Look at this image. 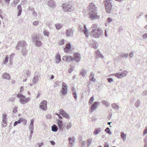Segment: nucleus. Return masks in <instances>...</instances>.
I'll list each match as a JSON object with an SVG mask.
<instances>
[{
  "label": "nucleus",
  "instance_id": "f257e3e1",
  "mask_svg": "<svg viewBox=\"0 0 147 147\" xmlns=\"http://www.w3.org/2000/svg\"><path fill=\"white\" fill-rule=\"evenodd\" d=\"M89 16L91 18H95L97 16L96 8L95 5L93 3H91L89 4Z\"/></svg>",
  "mask_w": 147,
  "mask_h": 147
},
{
  "label": "nucleus",
  "instance_id": "0eeeda50",
  "mask_svg": "<svg viewBox=\"0 0 147 147\" xmlns=\"http://www.w3.org/2000/svg\"><path fill=\"white\" fill-rule=\"evenodd\" d=\"M26 46L27 44L25 41H20L18 43L16 48L17 50H19L20 48H22V49L24 47H26Z\"/></svg>",
  "mask_w": 147,
  "mask_h": 147
},
{
  "label": "nucleus",
  "instance_id": "20e7f679",
  "mask_svg": "<svg viewBox=\"0 0 147 147\" xmlns=\"http://www.w3.org/2000/svg\"><path fill=\"white\" fill-rule=\"evenodd\" d=\"M32 37L33 42L35 43V45L36 46L40 47L42 45V43L40 40L39 36H34Z\"/></svg>",
  "mask_w": 147,
  "mask_h": 147
},
{
  "label": "nucleus",
  "instance_id": "7c9ffc66",
  "mask_svg": "<svg viewBox=\"0 0 147 147\" xmlns=\"http://www.w3.org/2000/svg\"><path fill=\"white\" fill-rule=\"evenodd\" d=\"M31 74V72L30 71L27 70L24 72V76L25 77H26L28 76H30Z\"/></svg>",
  "mask_w": 147,
  "mask_h": 147
},
{
  "label": "nucleus",
  "instance_id": "bf43d9fd",
  "mask_svg": "<svg viewBox=\"0 0 147 147\" xmlns=\"http://www.w3.org/2000/svg\"><path fill=\"white\" fill-rule=\"evenodd\" d=\"M39 23V22L38 21H34L33 23V25H34V26H36Z\"/></svg>",
  "mask_w": 147,
  "mask_h": 147
},
{
  "label": "nucleus",
  "instance_id": "423d86ee",
  "mask_svg": "<svg viewBox=\"0 0 147 147\" xmlns=\"http://www.w3.org/2000/svg\"><path fill=\"white\" fill-rule=\"evenodd\" d=\"M14 96H16V98H19V101H26V98H25V96L22 94H17L16 95H13V100H11V101L15 100H16V99H17L16 98L14 97Z\"/></svg>",
  "mask_w": 147,
  "mask_h": 147
},
{
  "label": "nucleus",
  "instance_id": "e433bc0d",
  "mask_svg": "<svg viewBox=\"0 0 147 147\" xmlns=\"http://www.w3.org/2000/svg\"><path fill=\"white\" fill-rule=\"evenodd\" d=\"M120 56L122 58H124L125 57L127 58L128 57V55L127 53H121L120 55Z\"/></svg>",
  "mask_w": 147,
  "mask_h": 147
},
{
  "label": "nucleus",
  "instance_id": "a878e982",
  "mask_svg": "<svg viewBox=\"0 0 147 147\" xmlns=\"http://www.w3.org/2000/svg\"><path fill=\"white\" fill-rule=\"evenodd\" d=\"M57 122L59 129H62L63 126L62 121L59 119H58L57 120Z\"/></svg>",
  "mask_w": 147,
  "mask_h": 147
},
{
  "label": "nucleus",
  "instance_id": "c85d7f7f",
  "mask_svg": "<svg viewBox=\"0 0 147 147\" xmlns=\"http://www.w3.org/2000/svg\"><path fill=\"white\" fill-rule=\"evenodd\" d=\"M73 61H74V59L72 57L67 56V59L66 60V61L70 62Z\"/></svg>",
  "mask_w": 147,
  "mask_h": 147
},
{
  "label": "nucleus",
  "instance_id": "2f4dec72",
  "mask_svg": "<svg viewBox=\"0 0 147 147\" xmlns=\"http://www.w3.org/2000/svg\"><path fill=\"white\" fill-rule=\"evenodd\" d=\"M121 136L123 141H125L126 138V135L124 132H122L121 133Z\"/></svg>",
  "mask_w": 147,
  "mask_h": 147
},
{
  "label": "nucleus",
  "instance_id": "9d476101",
  "mask_svg": "<svg viewBox=\"0 0 147 147\" xmlns=\"http://www.w3.org/2000/svg\"><path fill=\"white\" fill-rule=\"evenodd\" d=\"M99 105V103L98 102H95L91 106L90 111L91 112H93L95 110L98 106Z\"/></svg>",
  "mask_w": 147,
  "mask_h": 147
},
{
  "label": "nucleus",
  "instance_id": "4be33fe9",
  "mask_svg": "<svg viewBox=\"0 0 147 147\" xmlns=\"http://www.w3.org/2000/svg\"><path fill=\"white\" fill-rule=\"evenodd\" d=\"M24 119L23 117H21L18 120L15 122L13 124V126H15L18 124H20L24 120Z\"/></svg>",
  "mask_w": 147,
  "mask_h": 147
},
{
  "label": "nucleus",
  "instance_id": "37998d69",
  "mask_svg": "<svg viewBox=\"0 0 147 147\" xmlns=\"http://www.w3.org/2000/svg\"><path fill=\"white\" fill-rule=\"evenodd\" d=\"M6 117H7V115L6 114H3V119L2 121H6Z\"/></svg>",
  "mask_w": 147,
  "mask_h": 147
},
{
  "label": "nucleus",
  "instance_id": "5701e85b",
  "mask_svg": "<svg viewBox=\"0 0 147 147\" xmlns=\"http://www.w3.org/2000/svg\"><path fill=\"white\" fill-rule=\"evenodd\" d=\"M75 88L74 87L72 88L71 90L73 91V95L75 100H77V96L76 91L75 90Z\"/></svg>",
  "mask_w": 147,
  "mask_h": 147
},
{
  "label": "nucleus",
  "instance_id": "473e14b6",
  "mask_svg": "<svg viewBox=\"0 0 147 147\" xmlns=\"http://www.w3.org/2000/svg\"><path fill=\"white\" fill-rule=\"evenodd\" d=\"M20 0H13V2L11 5L13 7H16L18 3L19 2Z\"/></svg>",
  "mask_w": 147,
  "mask_h": 147
},
{
  "label": "nucleus",
  "instance_id": "09e8293b",
  "mask_svg": "<svg viewBox=\"0 0 147 147\" xmlns=\"http://www.w3.org/2000/svg\"><path fill=\"white\" fill-rule=\"evenodd\" d=\"M147 134V127H145L144 129V130L143 135V136H144L146 134Z\"/></svg>",
  "mask_w": 147,
  "mask_h": 147
},
{
  "label": "nucleus",
  "instance_id": "39448f33",
  "mask_svg": "<svg viewBox=\"0 0 147 147\" xmlns=\"http://www.w3.org/2000/svg\"><path fill=\"white\" fill-rule=\"evenodd\" d=\"M62 7L64 10L66 12H70L74 9L71 5L68 3H66L63 4Z\"/></svg>",
  "mask_w": 147,
  "mask_h": 147
},
{
  "label": "nucleus",
  "instance_id": "c9c22d12",
  "mask_svg": "<svg viewBox=\"0 0 147 147\" xmlns=\"http://www.w3.org/2000/svg\"><path fill=\"white\" fill-rule=\"evenodd\" d=\"M112 107L115 109L117 110L119 108V106L115 103L112 104Z\"/></svg>",
  "mask_w": 147,
  "mask_h": 147
},
{
  "label": "nucleus",
  "instance_id": "603ef678",
  "mask_svg": "<svg viewBox=\"0 0 147 147\" xmlns=\"http://www.w3.org/2000/svg\"><path fill=\"white\" fill-rule=\"evenodd\" d=\"M6 121H3V123L2 124V126L3 127H5L6 125Z\"/></svg>",
  "mask_w": 147,
  "mask_h": 147
},
{
  "label": "nucleus",
  "instance_id": "774afa93",
  "mask_svg": "<svg viewBox=\"0 0 147 147\" xmlns=\"http://www.w3.org/2000/svg\"><path fill=\"white\" fill-rule=\"evenodd\" d=\"M97 24H94L93 26V27H92V28H93V29H95V28H97Z\"/></svg>",
  "mask_w": 147,
  "mask_h": 147
},
{
  "label": "nucleus",
  "instance_id": "f3484780",
  "mask_svg": "<svg viewBox=\"0 0 147 147\" xmlns=\"http://www.w3.org/2000/svg\"><path fill=\"white\" fill-rule=\"evenodd\" d=\"M2 77L4 79H6L8 80H10L11 79L10 75L7 73H3L2 75Z\"/></svg>",
  "mask_w": 147,
  "mask_h": 147
},
{
  "label": "nucleus",
  "instance_id": "5fc2aeb1",
  "mask_svg": "<svg viewBox=\"0 0 147 147\" xmlns=\"http://www.w3.org/2000/svg\"><path fill=\"white\" fill-rule=\"evenodd\" d=\"M18 107H15L13 109V113H16L17 111Z\"/></svg>",
  "mask_w": 147,
  "mask_h": 147
},
{
  "label": "nucleus",
  "instance_id": "cd10ccee",
  "mask_svg": "<svg viewBox=\"0 0 147 147\" xmlns=\"http://www.w3.org/2000/svg\"><path fill=\"white\" fill-rule=\"evenodd\" d=\"M58 129V128L57 126L55 124L51 127V130L53 132H56Z\"/></svg>",
  "mask_w": 147,
  "mask_h": 147
},
{
  "label": "nucleus",
  "instance_id": "052dcab7",
  "mask_svg": "<svg viewBox=\"0 0 147 147\" xmlns=\"http://www.w3.org/2000/svg\"><path fill=\"white\" fill-rule=\"evenodd\" d=\"M60 82L59 81H57L55 82V86L56 87H57L59 84L60 83Z\"/></svg>",
  "mask_w": 147,
  "mask_h": 147
},
{
  "label": "nucleus",
  "instance_id": "dca6fc26",
  "mask_svg": "<svg viewBox=\"0 0 147 147\" xmlns=\"http://www.w3.org/2000/svg\"><path fill=\"white\" fill-rule=\"evenodd\" d=\"M66 33L68 36L72 37L73 36V31L71 28L67 29L66 31Z\"/></svg>",
  "mask_w": 147,
  "mask_h": 147
},
{
  "label": "nucleus",
  "instance_id": "72a5a7b5",
  "mask_svg": "<svg viewBox=\"0 0 147 147\" xmlns=\"http://www.w3.org/2000/svg\"><path fill=\"white\" fill-rule=\"evenodd\" d=\"M87 73L86 70L83 69L80 72V74L83 77H85Z\"/></svg>",
  "mask_w": 147,
  "mask_h": 147
},
{
  "label": "nucleus",
  "instance_id": "1a4fd4ad",
  "mask_svg": "<svg viewBox=\"0 0 147 147\" xmlns=\"http://www.w3.org/2000/svg\"><path fill=\"white\" fill-rule=\"evenodd\" d=\"M67 85L64 83L62 82V85L61 89V94L62 95H65L67 92Z\"/></svg>",
  "mask_w": 147,
  "mask_h": 147
},
{
  "label": "nucleus",
  "instance_id": "4c0bfd02",
  "mask_svg": "<svg viewBox=\"0 0 147 147\" xmlns=\"http://www.w3.org/2000/svg\"><path fill=\"white\" fill-rule=\"evenodd\" d=\"M63 26V25L61 24H57L55 25V27L57 29H59Z\"/></svg>",
  "mask_w": 147,
  "mask_h": 147
},
{
  "label": "nucleus",
  "instance_id": "79ce46f5",
  "mask_svg": "<svg viewBox=\"0 0 147 147\" xmlns=\"http://www.w3.org/2000/svg\"><path fill=\"white\" fill-rule=\"evenodd\" d=\"M72 125V123L71 122L68 123L66 126L67 129H70Z\"/></svg>",
  "mask_w": 147,
  "mask_h": 147
},
{
  "label": "nucleus",
  "instance_id": "ddd939ff",
  "mask_svg": "<svg viewBox=\"0 0 147 147\" xmlns=\"http://www.w3.org/2000/svg\"><path fill=\"white\" fill-rule=\"evenodd\" d=\"M47 102H41L40 105V108L43 111H45L47 108Z\"/></svg>",
  "mask_w": 147,
  "mask_h": 147
},
{
  "label": "nucleus",
  "instance_id": "3c124183",
  "mask_svg": "<svg viewBox=\"0 0 147 147\" xmlns=\"http://www.w3.org/2000/svg\"><path fill=\"white\" fill-rule=\"evenodd\" d=\"M46 118L47 119H50L52 118V116L50 114H48L46 115Z\"/></svg>",
  "mask_w": 147,
  "mask_h": 147
},
{
  "label": "nucleus",
  "instance_id": "2eb2a0df",
  "mask_svg": "<svg viewBox=\"0 0 147 147\" xmlns=\"http://www.w3.org/2000/svg\"><path fill=\"white\" fill-rule=\"evenodd\" d=\"M48 4L50 7L53 8L56 6L55 2L53 0H49L48 3Z\"/></svg>",
  "mask_w": 147,
  "mask_h": 147
},
{
  "label": "nucleus",
  "instance_id": "680f3d73",
  "mask_svg": "<svg viewBox=\"0 0 147 147\" xmlns=\"http://www.w3.org/2000/svg\"><path fill=\"white\" fill-rule=\"evenodd\" d=\"M123 30V28L122 26H120L119 28V32H121Z\"/></svg>",
  "mask_w": 147,
  "mask_h": 147
},
{
  "label": "nucleus",
  "instance_id": "b1692460",
  "mask_svg": "<svg viewBox=\"0 0 147 147\" xmlns=\"http://www.w3.org/2000/svg\"><path fill=\"white\" fill-rule=\"evenodd\" d=\"M17 9L18 11V16H19L21 15L22 12V7L21 5H19L17 7Z\"/></svg>",
  "mask_w": 147,
  "mask_h": 147
},
{
  "label": "nucleus",
  "instance_id": "6ab92c4d",
  "mask_svg": "<svg viewBox=\"0 0 147 147\" xmlns=\"http://www.w3.org/2000/svg\"><path fill=\"white\" fill-rule=\"evenodd\" d=\"M102 129L100 128H97L94 129L93 133L95 135L98 134L101 132Z\"/></svg>",
  "mask_w": 147,
  "mask_h": 147
},
{
  "label": "nucleus",
  "instance_id": "9b49d317",
  "mask_svg": "<svg viewBox=\"0 0 147 147\" xmlns=\"http://www.w3.org/2000/svg\"><path fill=\"white\" fill-rule=\"evenodd\" d=\"M59 113L62 116L66 118L69 119V115L63 109H61L60 110Z\"/></svg>",
  "mask_w": 147,
  "mask_h": 147
},
{
  "label": "nucleus",
  "instance_id": "bb28decb",
  "mask_svg": "<svg viewBox=\"0 0 147 147\" xmlns=\"http://www.w3.org/2000/svg\"><path fill=\"white\" fill-rule=\"evenodd\" d=\"M27 51L26 49V47H24L21 50V53L23 56H26L27 53Z\"/></svg>",
  "mask_w": 147,
  "mask_h": 147
},
{
  "label": "nucleus",
  "instance_id": "7ed1b4c3",
  "mask_svg": "<svg viewBox=\"0 0 147 147\" xmlns=\"http://www.w3.org/2000/svg\"><path fill=\"white\" fill-rule=\"evenodd\" d=\"M101 32V30L99 28L92 29L91 31V35L94 37L98 38L100 36Z\"/></svg>",
  "mask_w": 147,
  "mask_h": 147
},
{
  "label": "nucleus",
  "instance_id": "69168bd1",
  "mask_svg": "<svg viewBox=\"0 0 147 147\" xmlns=\"http://www.w3.org/2000/svg\"><path fill=\"white\" fill-rule=\"evenodd\" d=\"M86 144V142L85 141H83L81 142V146H82V147L84 146Z\"/></svg>",
  "mask_w": 147,
  "mask_h": 147
},
{
  "label": "nucleus",
  "instance_id": "a19ab883",
  "mask_svg": "<svg viewBox=\"0 0 147 147\" xmlns=\"http://www.w3.org/2000/svg\"><path fill=\"white\" fill-rule=\"evenodd\" d=\"M113 75L117 77V78H121V77L120 76V73H117L116 74H114Z\"/></svg>",
  "mask_w": 147,
  "mask_h": 147
},
{
  "label": "nucleus",
  "instance_id": "c756f323",
  "mask_svg": "<svg viewBox=\"0 0 147 147\" xmlns=\"http://www.w3.org/2000/svg\"><path fill=\"white\" fill-rule=\"evenodd\" d=\"M127 73V72L125 70L123 71L122 72L120 73V76L121 77V78L124 77L126 76Z\"/></svg>",
  "mask_w": 147,
  "mask_h": 147
},
{
  "label": "nucleus",
  "instance_id": "6e6d98bb",
  "mask_svg": "<svg viewBox=\"0 0 147 147\" xmlns=\"http://www.w3.org/2000/svg\"><path fill=\"white\" fill-rule=\"evenodd\" d=\"M107 81L109 83H111L113 81V79L112 78H108Z\"/></svg>",
  "mask_w": 147,
  "mask_h": 147
},
{
  "label": "nucleus",
  "instance_id": "0e129e2a",
  "mask_svg": "<svg viewBox=\"0 0 147 147\" xmlns=\"http://www.w3.org/2000/svg\"><path fill=\"white\" fill-rule=\"evenodd\" d=\"M107 20L109 23H110L112 22V19L111 18L109 17L107 18Z\"/></svg>",
  "mask_w": 147,
  "mask_h": 147
},
{
  "label": "nucleus",
  "instance_id": "a18cd8bd",
  "mask_svg": "<svg viewBox=\"0 0 147 147\" xmlns=\"http://www.w3.org/2000/svg\"><path fill=\"white\" fill-rule=\"evenodd\" d=\"M8 59L9 58L8 56H6L5 59V61L4 62V64H6L7 63L8 60Z\"/></svg>",
  "mask_w": 147,
  "mask_h": 147
},
{
  "label": "nucleus",
  "instance_id": "393cba45",
  "mask_svg": "<svg viewBox=\"0 0 147 147\" xmlns=\"http://www.w3.org/2000/svg\"><path fill=\"white\" fill-rule=\"evenodd\" d=\"M55 59L56 60V63H58L61 61L60 55L59 54H57V55L55 57Z\"/></svg>",
  "mask_w": 147,
  "mask_h": 147
},
{
  "label": "nucleus",
  "instance_id": "ea45409f",
  "mask_svg": "<svg viewBox=\"0 0 147 147\" xmlns=\"http://www.w3.org/2000/svg\"><path fill=\"white\" fill-rule=\"evenodd\" d=\"M65 48L67 49L68 51H69L71 48V44L70 43L67 44Z\"/></svg>",
  "mask_w": 147,
  "mask_h": 147
},
{
  "label": "nucleus",
  "instance_id": "338daca9",
  "mask_svg": "<svg viewBox=\"0 0 147 147\" xmlns=\"http://www.w3.org/2000/svg\"><path fill=\"white\" fill-rule=\"evenodd\" d=\"M74 70V68H71L69 69L68 70V72L70 73H71Z\"/></svg>",
  "mask_w": 147,
  "mask_h": 147
},
{
  "label": "nucleus",
  "instance_id": "412c9836",
  "mask_svg": "<svg viewBox=\"0 0 147 147\" xmlns=\"http://www.w3.org/2000/svg\"><path fill=\"white\" fill-rule=\"evenodd\" d=\"M84 29L83 30V32L84 34H85L86 36V37H88L89 36V32L87 29L86 28V25H84Z\"/></svg>",
  "mask_w": 147,
  "mask_h": 147
},
{
  "label": "nucleus",
  "instance_id": "f03ea898",
  "mask_svg": "<svg viewBox=\"0 0 147 147\" xmlns=\"http://www.w3.org/2000/svg\"><path fill=\"white\" fill-rule=\"evenodd\" d=\"M111 0H106L105 1V10L107 13H110L112 7V4L111 1Z\"/></svg>",
  "mask_w": 147,
  "mask_h": 147
},
{
  "label": "nucleus",
  "instance_id": "8fccbe9b",
  "mask_svg": "<svg viewBox=\"0 0 147 147\" xmlns=\"http://www.w3.org/2000/svg\"><path fill=\"white\" fill-rule=\"evenodd\" d=\"M15 55V54L13 53H12L9 56V60H12L13 58Z\"/></svg>",
  "mask_w": 147,
  "mask_h": 147
},
{
  "label": "nucleus",
  "instance_id": "864d4df0",
  "mask_svg": "<svg viewBox=\"0 0 147 147\" xmlns=\"http://www.w3.org/2000/svg\"><path fill=\"white\" fill-rule=\"evenodd\" d=\"M44 34L45 36H49V32L47 31H44Z\"/></svg>",
  "mask_w": 147,
  "mask_h": 147
},
{
  "label": "nucleus",
  "instance_id": "58836bf2",
  "mask_svg": "<svg viewBox=\"0 0 147 147\" xmlns=\"http://www.w3.org/2000/svg\"><path fill=\"white\" fill-rule=\"evenodd\" d=\"M105 131L109 134L111 135L112 134L111 132L110 131V129L109 127H107L105 129Z\"/></svg>",
  "mask_w": 147,
  "mask_h": 147
},
{
  "label": "nucleus",
  "instance_id": "aec40b11",
  "mask_svg": "<svg viewBox=\"0 0 147 147\" xmlns=\"http://www.w3.org/2000/svg\"><path fill=\"white\" fill-rule=\"evenodd\" d=\"M38 78L39 77L38 75H35L34 76L32 79V82L34 84L36 83L38 80Z\"/></svg>",
  "mask_w": 147,
  "mask_h": 147
},
{
  "label": "nucleus",
  "instance_id": "13d9d810",
  "mask_svg": "<svg viewBox=\"0 0 147 147\" xmlns=\"http://www.w3.org/2000/svg\"><path fill=\"white\" fill-rule=\"evenodd\" d=\"M104 147H109V144L107 142H105Z\"/></svg>",
  "mask_w": 147,
  "mask_h": 147
},
{
  "label": "nucleus",
  "instance_id": "6e6552de",
  "mask_svg": "<svg viewBox=\"0 0 147 147\" xmlns=\"http://www.w3.org/2000/svg\"><path fill=\"white\" fill-rule=\"evenodd\" d=\"M35 120L34 118H32L30 120V123L29 125V129L30 131V137H32V134L33 132V129L34 128V123Z\"/></svg>",
  "mask_w": 147,
  "mask_h": 147
},
{
  "label": "nucleus",
  "instance_id": "4d7b16f0",
  "mask_svg": "<svg viewBox=\"0 0 147 147\" xmlns=\"http://www.w3.org/2000/svg\"><path fill=\"white\" fill-rule=\"evenodd\" d=\"M142 95L143 96H145L147 95V90L144 91L142 93Z\"/></svg>",
  "mask_w": 147,
  "mask_h": 147
},
{
  "label": "nucleus",
  "instance_id": "4468645a",
  "mask_svg": "<svg viewBox=\"0 0 147 147\" xmlns=\"http://www.w3.org/2000/svg\"><path fill=\"white\" fill-rule=\"evenodd\" d=\"M68 139L69 141L68 146L69 147H71L73 146L74 142L75 141V139L74 138H71L69 137Z\"/></svg>",
  "mask_w": 147,
  "mask_h": 147
},
{
  "label": "nucleus",
  "instance_id": "a211bd4d",
  "mask_svg": "<svg viewBox=\"0 0 147 147\" xmlns=\"http://www.w3.org/2000/svg\"><path fill=\"white\" fill-rule=\"evenodd\" d=\"M89 78L91 81H92L93 82H96V79L94 78V74L93 72L92 71L91 72L89 76Z\"/></svg>",
  "mask_w": 147,
  "mask_h": 147
},
{
  "label": "nucleus",
  "instance_id": "c03bdc74",
  "mask_svg": "<svg viewBox=\"0 0 147 147\" xmlns=\"http://www.w3.org/2000/svg\"><path fill=\"white\" fill-rule=\"evenodd\" d=\"M92 143V140L91 139H89L87 140V144L88 146H90Z\"/></svg>",
  "mask_w": 147,
  "mask_h": 147
},
{
  "label": "nucleus",
  "instance_id": "de8ad7c7",
  "mask_svg": "<svg viewBox=\"0 0 147 147\" xmlns=\"http://www.w3.org/2000/svg\"><path fill=\"white\" fill-rule=\"evenodd\" d=\"M102 103L106 107H108L110 105L109 103L108 102H102Z\"/></svg>",
  "mask_w": 147,
  "mask_h": 147
},
{
  "label": "nucleus",
  "instance_id": "f8f14e48",
  "mask_svg": "<svg viewBox=\"0 0 147 147\" xmlns=\"http://www.w3.org/2000/svg\"><path fill=\"white\" fill-rule=\"evenodd\" d=\"M74 60L76 62H79L81 59V56L78 53H76L74 55Z\"/></svg>",
  "mask_w": 147,
  "mask_h": 147
},
{
  "label": "nucleus",
  "instance_id": "49530a36",
  "mask_svg": "<svg viewBox=\"0 0 147 147\" xmlns=\"http://www.w3.org/2000/svg\"><path fill=\"white\" fill-rule=\"evenodd\" d=\"M140 102H136L135 104V106L136 107H138L140 106Z\"/></svg>",
  "mask_w": 147,
  "mask_h": 147
},
{
  "label": "nucleus",
  "instance_id": "f704fd0d",
  "mask_svg": "<svg viewBox=\"0 0 147 147\" xmlns=\"http://www.w3.org/2000/svg\"><path fill=\"white\" fill-rule=\"evenodd\" d=\"M96 53L98 57H101L102 58H103L104 56L99 51H97L96 52Z\"/></svg>",
  "mask_w": 147,
  "mask_h": 147
},
{
  "label": "nucleus",
  "instance_id": "e2e57ef3",
  "mask_svg": "<svg viewBox=\"0 0 147 147\" xmlns=\"http://www.w3.org/2000/svg\"><path fill=\"white\" fill-rule=\"evenodd\" d=\"M143 14V13L142 12H141L140 13V14L139 15H138L137 16V19H139L140 16H142V15Z\"/></svg>",
  "mask_w": 147,
  "mask_h": 147
}]
</instances>
